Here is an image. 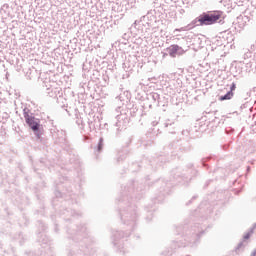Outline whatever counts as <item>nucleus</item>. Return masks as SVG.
Returning a JSON list of instances; mask_svg holds the SVG:
<instances>
[{
  "instance_id": "obj_2",
  "label": "nucleus",
  "mask_w": 256,
  "mask_h": 256,
  "mask_svg": "<svg viewBox=\"0 0 256 256\" xmlns=\"http://www.w3.org/2000/svg\"><path fill=\"white\" fill-rule=\"evenodd\" d=\"M24 119L29 125V127L32 129V131H39V127L41 125L39 124V119H36L34 116L29 115V113L25 112L24 113Z\"/></svg>"
},
{
  "instance_id": "obj_6",
  "label": "nucleus",
  "mask_w": 256,
  "mask_h": 256,
  "mask_svg": "<svg viewBox=\"0 0 256 256\" xmlns=\"http://www.w3.org/2000/svg\"><path fill=\"white\" fill-rule=\"evenodd\" d=\"M101 149H103V140H100L98 144V151H101Z\"/></svg>"
},
{
  "instance_id": "obj_3",
  "label": "nucleus",
  "mask_w": 256,
  "mask_h": 256,
  "mask_svg": "<svg viewBox=\"0 0 256 256\" xmlns=\"http://www.w3.org/2000/svg\"><path fill=\"white\" fill-rule=\"evenodd\" d=\"M170 57H177V55H183L185 50L179 45L173 44L167 48Z\"/></svg>"
},
{
  "instance_id": "obj_5",
  "label": "nucleus",
  "mask_w": 256,
  "mask_h": 256,
  "mask_svg": "<svg viewBox=\"0 0 256 256\" xmlns=\"http://www.w3.org/2000/svg\"><path fill=\"white\" fill-rule=\"evenodd\" d=\"M235 89H237V85H235V83H232L229 93H233V91H235Z\"/></svg>"
},
{
  "instance_id": "obj_4",
  "label": "nucleus",
  "mask_w": 256,
  "mask_h": 256,
  "mask_svg": "<svg viewBox=\"0 0 256 256\" xmlns=\"http://www.w3.org/2000/svg\"><path fill=\"white\" fill-rule=\"evenodd\" d=\"M233 95H234L233 92H228L226 95L221 96V97H220V100H221V101H227V100H229V99H233Z\"/></svg>"
},
{
  "instance_id": "obj_1",
  "label": "nucleus",
  "mask_w": 256,
  "mask_h": 256,
  "mask_svg": "<svg viewBox=\"0 0 256 256\" xmlns=\"http://www.w3.org/2000/svg\"><path fill=\"white\" fill-rule=\"evenodd\" d=\"M223 17V11H213L209 13H203L198 18H196V21H198L199 25H215L219 19Z\"/></svg>"
}]
</instances>
